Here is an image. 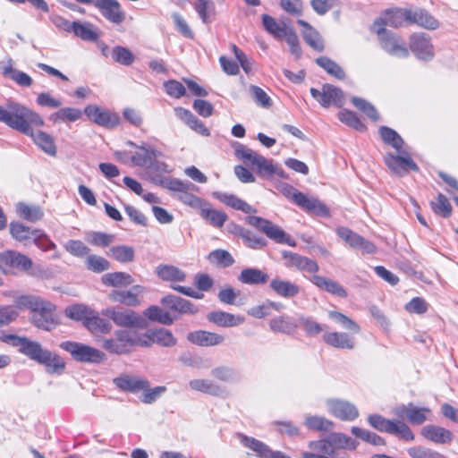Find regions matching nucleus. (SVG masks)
<instances>
[{
	"instance_id": "1",
	"label": "nucleus",
	"mask_w": 458,
	"mask_h": 458,
	"mask_svg": "<svg viewBox=\"0 0 458 458\" xmlns=\"http://www.w3.org/2000/svg\"><path fill=\"white\" fill-rule=\"evenodd\" d=\"M7 340L14 347H17L19 352L43 365L46 371L49 374L61 375L65 369V361L57 353L44 348L40 343L30 340L28 337H21L17 335H8Z\"/></svg>"
},
{
	"instance_id": "2",
	"label": "nucleus",
	"mask_w": 458,
	"mask_h": 458,
	"mask_svg": "<svg viewBox=\"0 0 458 458\" xmlns=\"http://www.w3.org/2000/svg\"><path fill=\"white\" fill-rule=\"evenodd\" d=\"M379 133L383 141L393 147L398 152V155L386 153L384 157L385 163L392 173L399 176H403L411 170H419L418 165L412 160L409 153L402 150L403 140L394 130L382 126L379 128Z\"/></svg>"
},
{
	"instance_id": "3",
	"label": "nucleus",
	"mask_w": 458,
	"mask_h": 458,
	"mask_svg": "<svg viewBox=\"0 0 458 458\" xmlns=\"http://www.w3.org/2000/svg\"><path fill=\"white\" fill-rule=\"evenodd\" d=\"M358 445V442L349 436L332 432L324 438L310 441L308 444L310 452H303L301 458L323 457L333 458L337 449L354 450Z\"/></svg>"
},
{
	"instance_id": "4",
	"label": "nucleus",
	"mask_w": 458,
	"mask_h": 458,
	"mask_svg": "<svg viewBox=\"0 0 458 458\" xmlns=\"http://www.w3.org/2000/svg\"><path fill=\"white\" fill-rule=\"evenodd\" d=\"M141 339V334L131 328L116 330L112 337L104 338L101 346L113 354H126L134 347L147 345Z\"/></svg>"
},
{
	"instance_id": "5",
	"label": "nucleus",
	"mask_w": 458,
	"mask_h": 458,
	"mask_svg": "<svg viewBox=\"0 0 458 458\" xmlns=\"http://www.w3.org/2000/svg\"><path fill=\"white\" fill-rule=\"evenodd\" d=\"M234 154L238 159L256 167L259 176L269 179L274 175L275 164L273 160L267 159L247 146L235 142L233 145Z\"/></svg>"
},
{
	"instance_id": "6",
	"label": "nucleus",
	"mask_w": 458,
	"mask_h": 458,
	"mask_svg": "<svg viewBox=\"0 0 458 458\" xmlns=\"http://www.w3.org/2000/svg\"><path fill=\"white\" fill-rule=\"evenodd\" d=\"M30 116L38 118L29 111V107L18 102L9 100L6 102L5 107L0 106V122L18 131H28L27 127L23 123V119L30 118L33 121Z\"/></svg>"
},
{
	"instance_id": "7",
	"label": "nucleus",
	"mask_w": 458,
	"mask_h": 458,
	"mask_svg": "<svg viewBox=\"0 0 458 458\" xmlns=\"http://www.w3.org/2000/svg\"><path fill=\"white\" fill-rule=\"evenodd\" d=\"M163 188L178 193L177 198L185 205L200 209L205 200L192 194V191L198 190V187L188 181H181L179 179H165L158 180Z\"/></svg>"
},
{
	"instance_id": "8",
	"label": "nucleus",
	"mask_w": 458,
	"mask_h": 458,
	"mask_svg": "<svg viewBox=\"0 0 458 458\" xmlns=\"http://www.w3.org/2000/svg\"><path fill=\"white\" fill-rule=\"evenodd\" d=\"M29 111L35 114L38 118L30 116L33 119V121L30 120V118L23 119V123L27 127L28 131L21 132L25 135L30 136L35 144L38 145L44 152L50 156H55L56 154V147L55 145L53 138L45 131H34L32 129L33 125L43 126L45 123L43 118L38 113L33 111L32 109L29 108Z\"/></svg>"
},
{
	"instance_id": "9",
	"label": "nucleus",
	"mask_w": 458,
	"mask_h": 458,
	"mask_svg": "<svg viewBox=\"0 0 458 458\" xmlns=\"http://www.w3.org/2000/svg\"><path fill=\"white\" fill-rule=\"evenodd\" d=\"M380 26V22H374L372 30L378 36L381 47L393 56L398 58L408 57L410 55L409 49L400 37Z\"/></svg>"
},
{
	"instance_id": "10",
	"label": "nucleus",
	"mask_w": 458,
	"mask_h": 458,
	"mask_svg": "<svg viewBox=\"0 0 458 458\" xmlns=\"http://www.w3.org/2000/svg\"><path fill=\"white\" fill-rule=\"evenodd\" d=\"M371 427L380 432L394 435L403 440L412 441L414 434L408 425L400 420H391L378 414H371L368 418Z\"/></svg>"
},
{
	"instance_id": "11",
	"label": "nucleus",
	"mask_w": 458,
	"mask_h": 458,
	"mask_svg": "<svg viewBox=\"0 0 458 458\" xmlns=\"http://www.w3.org/2000/svg\"><path fill=\"white\" fill-rule=\"evenodd\" d=\"M60 347L78 361L99 363L106 359L103 352L81 343L65 341L60 344Z\"/></svg>"
},
{
	"instance_id": "12",
	"label": "nucleus",
	"mask_w": 458,
	"mask_h": 458,
	"mask_svg": "<svg viewBox=\"0 0 458 458\" xmlns=\"http://www.w3.org/2000/svg\"><path fill=\"white\" fill-rule=\"evenodd\" d=\"M282 193L291 199L296 205L318 215L328 216L327 208L317 199H310L289 184L281 189Z\"/></svg>"
},
{
	"instance_id": "13",
	"label": "nucleus",
	"mask_w": 458,
	"mask_h": 458,
	"mask_svg": "<svg viewBox=\"0 0 458 458\" xmlns=\"http://www.w3.org/2000/svg\"><path fill=\"white\" fill-rule=\"evenodd\" d=\"M55 310L53 303L41 298L32 311L33 324L38 328L50 331L57 324Z\"/></svg>"
},
{
	"instance_id": "14",
	"label": "nucleus",
	"mask_w": 458,
	"mask_h": 458,
	"mask_svg": "<svg viewBox=\"0 0 458 458\" xmlns=\"http://www.w3.org/2000/svg\"><path fill=\"white\" fill-rule=\"evenodd\" d=\"M248 223L262 231L267 237L279 243H286L294 246L295 242L287 235L280 227L272 224L270 221L259 216H249Z\"/></svg>"
},
{
	"instance_id": "15",
	"label": "nucleus",
	"mask_w": 458,
	"mask_h": 458,
	"mask_svg": "<svg viewBox=\"0 0 458 458\" xmlns=\"http://www.w3.org/2000/svg\"><path fill=\"white\" fill-rule=\"evenodd\" d=\"M310 94L323 107L330 106L341 107L344 103L342 89L331 84H324L321 89L311 88Z\"/></svg>"
},
{
	"instance_id": "16",
	"label": "nucleus",
	"mask_w": 458,
	"mask_h": 458,
	"mask_svg": "<svg viewBox=\"0 0 458 458\" xmlns=\"http://www.w3.org/2000/svg\"><path fill=\"white\" fill-rule=\"evenodd\" d=\"M128 146L134 147L136 151L130 157L131 163L139 167L147 168L156 157H164V154L152 145L145 142L137 145L133 141H127Z\"/></svg>"
},
{
	"instance_id": "17",
	"label": "nucleus",
	"mask_w": 458,
	"mask_h": 458,
	"mask_svg": "<svg viewBox=\"0 0 458 458\" xmlns=\"http://www.w3.org/2000/svg\"><path fill=\"white\" fill-rule=\"evenodd\" d=\"M394 413L402 420H406L413 425H421L430 420L432 411L428 407H417L410 403L406 405L397 406Z\"/></svg>"
},
{
	"instance_id": "18",
	"label": "nucleus",
	"mask_w": 458,
	"mask_h": 458,
	"mask_svg": "<svg viewBox=\"0 0 458 458\" xmlns=\"http://www.w3.org/2000/svg\"><path fill=\"white\" fill-rule=\"evenodd\" d=\"M103 315L112 319L117 326L127 327H143L144 320L135 311L122 308H107Z\"/></svg>"
},
{
	"instance_id": "19",
	"label": "nucleus",
	"mask_w": 458,
	"mask_h": 458,
	"mask_svg": "<svg viewBox=\"0 0 458 458\" xmlns=\"http://www.w3.org/2000/svg\"><path fill=\"white\" fill-rule=\"evenodd\" d=\"M326 403L328 412L341 420L352 421L359 417L357 407L346 400L332 398Z\"/></svg>"
},
{
	"instance_id": "20",
	"label": "nucleus",
	"mask_w": 458,
	"mask_h": 458,
	"mask_svg": "<svg viewBox=\"0 0 458 458\" xmlns=\"http://www.w3.org/2000/svg\"><path fill=\"white\" fill-rule=\"evenodd\" d=\"M409 46L414 55L420 60L428 61L434 57V47L430 37L426 33H413L411 35Z\"/></svg>"
},
{
	"instance_id": "21",
	"label": "nucleus",
	"mask_w": 458,
	"mask_h": 458,
	"mask_svg": "<svg viewBox=\"0 0 458 458\" xmlns=\"http://www.w3.org/2000/svg\"><path fill=\"white\" fill-rule=\"evenodd\" d=\"M239 440L245 447L252 450L259 458H291L280 451H273L265 443L243 434L238 435Z\"/></svg>"
},
{
	"instance_id": "22",
	"label": "nucleus",
	"mask_w": 458,
	"mask_h": 458,
	"mask_svg": "<svg viewBox=\"0 0 458 458\" xmlns=\"http://www.w3.org/2000/svg\"><path fill=\"white\" fill-rule=\"evenodd\" d=\"M336 233L342 240H344L353 249L360 250L364 253L368 254L376 252V246L372 242L367 241L347 227H338L336 229Z\"/></svg>"
},
{
	"instance_id": "23",
	"label": "nucleus",
	"mask_w": 458,
	"mask_h": 458,
	"mask_svg": "<svg viewBox=\"0 0 458 458\" xmlns=\"http://www.w3.org/2000/svg\"><path fill=\"white\" fill-rule=\"evenodd\" d=\"M84 114L95 123L106 128H114L120 122L117 114L101 109L94 105L87 106L84 109Z\"/></svg>"
},
{
	"instance_id": "24",
	"label": "nucleus",
	"mask_w": 458,
	"mask_h": 458,
	"mask_svg": "<svg viewBox=\"0 0 458 458\" xmlns=\"http://www.w3.org/2000/svg\"><path fill=\"white\" fill-rule=\"evenodd\" d=\"M0 264L21 272H28L32 267V260L16 250H4L0 253Z\"/></svg>"
},
{
	"instance_id": "25",
	"label": "nucleus",
	"mask_w": 458,
	"mask_h": 458,
	"mask_svg": "<svg viewBox=\"0 0 458 458\" xmlns=\"http://www.w3.org/2000/svg\"><path fill=\"white\" fill-rule=\"evenodd\" d=\"M94 6L107 21L114 24H120L125 19V13L116 0H96Z\"/></svg>"
},
{
	"instance_id": "26",
	"label": "nucleus",
	"mask_w": 458,
	"mask_h": 458,
	"mask_svg": "<svg viewBox=\"0 0 458 458\" xmlns=\"http://www.w3.org/2000/svg\"><path fill=\"white\" fill-rule=\"evenodd\" d=\"M113 383L120 390L132 394L140 392L149 386V382L146 378L130 374H122L114 377Z\"/></svg>"
},
{
	"instance_id": "27",
	"label": "nucleus",
	"mask_w": 458,
	"mask_h": 458,
	"mask_svg": "<svg viewBox=\"0 0 458 458\" xmlns=\"http://www.w3.org/2000/svg\"><path fill=\"white\" fill-rule=\"evenodd\" d=\"M65 315L75 320H86L88 325L94 323L98 326L103 322L98 318V313L83 304H74L68 306L64 310Z\"/></svg>"
},
{
	"instance_id": "28",
	"label": "nucleus",
	"mask_w": 458,
	"mask_h": 458,
	"mask_svg": "<svg viewBox=\"0 0 458 458\" xmlns=\"http://www.w3.org/2000/svg\"><path fill=\"white\" fill-rule=\"evenodd\" d=\"M375 22H380L381 26H390L397 28L411 23V10L408 9H394L386 11L383 16Z\"/></svg>"
},
{
	"instance_id": "29",
	"label": "nucleus",
	"mask_w": 458,
	"mask_h": 458,
	"mask_svg": "<svg viewBox=\"0 0 458 458\" xmlns=\"http://www.w3.org/2000/svg\"><path fill=\"white\" fill-rule=\"evenodd\" d=\"M141 339L148 344L142 347H148L154 343L165 347H170L176 344L173 334L165 328L148 330L147 333L141 334Z\"/></svg>"
},
{
	"instance_id": "30",
	"label": "nucleus",
	"mask_w": 458,
	"mask_h": 458,
	"mask_svg": "<svg viewBox=\"0 0 458 458\" xmlns=\"http://www.w3.org/2000/svg\"><path fill=\"white\" fill-rule=\"evenodd\" d=\"M421 436L435 444H448L453 440L454 435L449 430L440 426L427 425L420 430Z\"/></svg>"
},
{
	"instance_id": "31",
	"label": "nucleus",
	"mask_w": 458,
	"mask_h": 458,
	"mask_svg": "<svg viewBox=\"0 0 458 458\" xmlns=\"http://www.w3.org/2000/svg\"><path fill=\"white\" fill-rule=\"evenodd\" d=\"M187 339L194 344L205 347L219 345L225 342L224 335L204 330L189 333Z\"/></svg>"
},
{
	"instance_id": "32",
	"label": "nucleus",
	"mask_w": 458,
	"mask_h": 458,
	"mask_svg": "<svg viewBox=\"0 0 458 458\" xmlns=\"http://www.w3.org/2000/svg\"><path fill=\"white\" fill-rule=\"evenodd\" d=\"M1 73L4 78L14 81L21 87L29 88L33 83V80L29 74L13 67L12 59L1 66Z\"/></svg>"
},
{
	"instance_id": "33",
	"label": "nucleus",
	"mask_w": 458,
	"mask_h": 458,
	"mask_svg": "<svg viewBox=\"0 0 458 458\" xmlns=\"http://www.w3.org/2000/svg\"><path fill=\"white\" fill-rule=\"evenodd\" d=\"M323 341L337 349L352 350L355 347L354 338L344 332H326L323 335Z\"/></svg>"
},
{
	"instance_id": "34",
	"label": "nucleus",
	"mask_w": 458,
	"mask_h": 458,
	"mask_svg": "<svg viewBox=\"0 0 458 458\" xmlns=\"http://www.w3.org/2000/svg\"><path fill=\"white\" fill-rule=\"evenodd\" d=\"M208 319L222 327H233L242 325L245 318L241 315H234L222 310L212 311L208 314Z\"/></svg>"
},
{
	"instance_id": "35",
	"label": "nucleus",
	"mask_w": 458,
	"mask_h": 458,
	"mask_svg": "<svg viewBox=\"0 0 458 458\" xmlns=\"http://www.w3.org/2000/svg\"><path fill=\"white\" fill-rule=\"evenodd\" d=\"M310 281L317 287L325 290L333 295L341 298L347 297L346 290L336 281L318 275L310 276Z\"/></svg>"
},
{
	"instance_id": "36",
	"label": "nucleus",
	"mask_w": 458,
	"mask_h": 458,
	"mask_svg": "<svg viewBox=\"0 0 458 458\" xmlns=\"http://www.w3.org/2000/svg\"><path fill=\"white\" fill-rule=\"evenodd\" d=\"M298 24L303 27L301 31L305 42L314 50L322 52L325 48L324 40L319 32L303 20H298Z\"/></svg>"
},
{
	"instance_id": "37",
	"label": "nucleus",
	"mask_w": 458,
	"mask_h": 458,
	"mask_svg": "<svg viewBox=\"0 0 458 458\" xmlns=\"http://www.w3.org/2000/svg\"><path fill=\"white\" fill-rule=\"evenodd\" d=\"M162 157H156L152 164L149 165L146 169L148 171L149 180L157 184L162 187V184L158 182V180L161 179H173L172 177L165 176V174H168L172 172V168L165 164L164 161L161 160Z\"/></svg>"
},
{
	"instance_id": "38",
	"label": "nucleus",
	"mask_w": 458,
	"mask_h": 458,
	"mask_svg": "<svg viewBox=\"0 0 458 458\" xmlns=\"http://www.w3.org/2000/svg\"><path fill=\"white\" fill-rule=\"evenodd\" d=\"M141 291L142 288L140 285L133 286L132 291H113L109 293V300L114 302L135 307L140 304L138 294Z\"/></svg>"
},
{
	"instance_id": "39",
	"label": "nucleus",
	"mask_w": 458,
	"mask_h": 458,
	"mask_svg": "<svg viewBox=\"0 0 458 458\" xmlns=\"http://www.w3.org/2000/svg\"><path fill=\"white\" fill-rule=\"evenodd\" d=\"M73 35L84 41L96 42L100 37L98 30L90 22L74 21Z\"/></svg>"
},
{
	"instance_id": "40",
	"label": "nucleus",
	"mask_w": 458,
	"mask_h": 458,
	"mask_svg": "<svg viewBox=\"0 0 458 458\" xmlns=\"http://www.w3.org/2000/svg\"><path fill=\"white\" fill-rule=\"evenodd\" d=\"M213 196L219 201L231 207L233 209L241 210L246 214H251L256 212V209L253 207H251L247 202L239 199L233 194L215 191L213 192Z\"/></svg>"
},
{
	"instance_id": "41",
	"label": "nucleus",
	"mask_w": 458,
	"mask_h": 458,
	"mask_svg": "<svg viewBox=\"0 0 458 458\" xmlns=\"http://www.w3.org/2000/svg\"><path fill=\"white\" fill-rule=\"evenodd\" d=\"M270 288L280 297L293 298L300 293V287L286 280L274 278L270 281Z\"/></svg>"
},
{
	"instance_id": "42",
	"label": "nucleus",
	"mask_w": 458,
	"mask_h": 458,
	"mask_svg": "<svg viewBox=\"0 0 458 458\" xmlns=\"http://www.w3.org/2000/svg\"><path fill=\"white\" fill-rule=\"evenodd\" d=\"M189 386L193 391H198L215 396H219L225 392V390L220 386L214 383L210 379L205 378L192 379L189 382Z\"/></svg>"
},
{
	"instance_id": "43",
	"label": "nucleus",
	"mask_w": 458,
	"mask_h": 458,
	"mask_svg": "<svg viewBox=\"0 0 458 458\" xmlns=\"http://www.w3.org/2000/svg\"><path fill=\"white\" fill-rule=\"evenodd\" d=\"M199 211L201 217L215 227H222L228 218L225 212L212 208L206 201Z\"/></svg>"
},
{
	"instance_id": "44",
	"label": "nucleus",
	"mask_w": 458,
	"mask_h": 458,
	"mask_svg": "<svg viewBox=\"0 0 458 458\" xmlns=\"http://www.w3.org/2000/svg\"><path fill=\"white\" fill-rule=\"evenodd\" d=\"M157 275L164 281L172 283L182 282L185 280V273L172 265H160L156 268Z\"/></svg>"
},
{
	"instance_id": "45",
	"label": "nucleus",
	"mask_w": 458,
	"mask_h": 458,
	"mask_svg": "<svg viewBox=\"0 0 458 458\" xmlns=\"http://www.w3.org/2000/svg\"><path fill=\"white\" fill-rule=\"evenodd\" d=\"M238 280L246 284H266L268 276L258 268H244L238 276Z\"/></svg>"
},
{
	"instance_id": "46",
	"label": "nucleus",
	"mask_w": 458,
	"mask_h": 458,
	"mask_svg": "<svg viewBox=\"0 0 458 458\" xmlns=\"http://www.w3.org/2000/svg\"><path fill=\"white\" fill-rule=\"evenodd\" d=\"M82 112L74 107H64L60 108L58 111L52 113L48 119L50 122L54 123H66V122H75L81 118Z\"/></svg>"
},
{
	"instance_id": "47",
	"label": "nucleus",
	"mask_w": 458,
	"mask_h": 458,
	"mask_svg": "<svg viewBox=\"0 0 458 458\" xmlns=\"http://www.w3.org/2000/svg\"><path fill=\"white\" fill-rule=\"evenodd\" d=\"M143 314L149 320L158 322L163 325H171L176 319V317H173L170 312L165 311L156 305L146 309Z\"/></svg>"
},
{
	"instance_id": "48",
	"label": "nucleus",
	"mask_w": 458,
	"mask_h": 458,
	"mask_svg": "<svg viewBox=\"0 0 458 458\" xmlns=\"http://www.w3.org/2000/svg\"><path fill=\"white\" fill-rule=\"evenodd\" d=\"M411 23H417L428 30H437L439 27L438 21L423 10L411 11Z\"/></svg>"
},
{
	"instance_id": "49",
	"label": "nucleus",
	"mask_w": 458,
	"mask_h": 458,
	"mask_svg": "<svg viewBox=\"0 0 458 458\" xmlns=\"http://www.w3.org/2000/svg\"><path fill=\"white\" fill-rule=\"evenodd\" d=\"M269 327L272 331L285 335H292L297 329V325L285 316H279L272 318L269 321Z\"/></svg>"
},
{
	"instance_id": "50",
	"label": "nucleus",
	"mask_w": 458,
	"mask_h": 458,
	"mask_svg": "<svg viewBox=\"0 0 458 458\" xmlns=\"http://www.w3.org/2000/svg\"><path fill=\"white\" fill-rule=\"evenodd\" d=\"M304 425L315 431H330L334 428L335 423L322 416L307 415L304 420Z\"/></svg>"
},
{
	"instance_id": "51",
	"label": "nucleus",
	"mask_w": 458,
	"mask_h": 458,
	"mask_svg": "<svg viewBox=\"0 0 458 458\" xmlns=\"http://www.w3.org/2000/svg\"><path fill=\"white\" fill-rule=\"evenodd\" d=\"M102 283L107 286H127L132 283L131 276L124 272H114L105 274L101 278Z\"/></svg>"
},
{
	"instance_id": "52",
	"label": "nucleus",
	"mask_w": 458,
	"mask_h": 458,
	"mask_svg": "<svg viewBox=\"0 0 458 458\" xmlns=\"http://www.w3.org/2000/svg\"><path fill=\"white\" fill-rule=\"evenodd\" d=\"M17 212L21 217L30 222H37L44 216L40 207L25 203L17 204Z\"/></svg>"
},
{
	"instance_id": "53",
	"label": "nucleus",
	"mask_w": 458,
	"mask_h": 458,
	"mask_svg": "<svg viewBox=\"0 0 458 458\" xmlns=\"http://www.w3.org/2000/svg\"><path fill=\"white\" fill-rule=\"evenodd\" d=\"M235 233L243 240L245 245L251 249H262L266 245L264 238L242 227L236 226Z\"/></svg>"
},
{
	"instance_id": "54",
	"label": "nucleus",
	"mask_w": 458,
	"mask_h": 458,
	"mask_svg": "<svg viewBox=\"0 0 458 458\" xmlns=\"http://www.w3.org/2000/svg\"><path fill=\"white\" fill-rule=\"evenodd\" d=\"M262 23L265 30L276 38H283L289 29L284 23H278L267 14L262 15Z\"/></svg>"
},
{
	"instance_id": "55",
	"label": "nucleus",
	"mask_w": 458,
	"mask_h": 458,
	"mask_svg": "<svg viewBox=\"0 0 458 458\" xmlns=\"http://www.w3.org/2000/svg\"><path fill=\"white\" fill-rule=\"evenodd\" d=\"M9 227L10 234L18 242H25L34 237L35 229H31L20 222H12Z\"/></svg>"
},
{
	"instance_id": "56",
	"label": "nucleus",
	"mask_w": 458,
	"mask_h": 458,
	"mask_svg": "<svg viewBox=\"0 0 458 458\" xmlns=\"http://www.w3.org/2000/svg\"><path fill=\"white\" fill-rule=\"evenodd\" d=\"M316 64L323 68L328 74L338 80H344L345 78V73L340 65L327 56L317 58Z\"/></svg>"
},
{
	"instance_id": "57",
	"label": "nucleus",
	"mask_w": 458,
	"mask_h": 458,
	"mask_svg": "<svg viewBox=\"0 0 458 458\" xmlns=\"http://www.w3.org/2000/svg\"><path fill=\"white\" fill-rule=\"evenodd\" d=\"M211 375L216 379L226 383H235L240 380L239 373L233 368L228 366L214 368L211 370Z\"/></svg>"
},
{
	"instance_id": "58",
	"label": "nucleus",
	"mask_w": 458,
	"mask_h": 458,
	"mask_svg": "<svg viewBox=\"0 0 458 458\" xmlns=\"http://www.w3.org/2000/svg\"><path fill=\"white\" fill-rule=\"evenodd\" d=\"M328 317L342 326L344 329L351 331L353 334H359L360 332V326L352 320L351 318L347 317L344 313L335 310H330L328 312Z\"/></svg>"
},
{
	"instance_id": "59",
	"label": "nucleus",
	"mask_w": 458,
	"mask_h": 458,
	"mask_svg": "<svg viewBox=\"0 0 458 458\" xmlns=\"http://www.w3.org/2000/svg\"><path fill=\"white\" fill-rule=\"evenodd\" d=\"M111 56L114 62L124 66L131 65L135 60V56L131 51L121 46H116L112 49Z\"/></svg>"
},
{
	"instance_id": "60",
	"label": "nucleus",
	"mask_w": 458,
	"mask_h": 458,
	"mask_svg": "<svg viewBox=\"0 0 458 458\" xmlns=\"http://www.w3.org/2000/svg\"><path fill=\"white\" fill-rule=\"evenodd\" d=\"M109 251L112 257L121 263L131 262L134 259V250L130 246H113L110 248Z\"/></svg>"
},
{
	"instance_id": "61",
	"label": "nucleus",
	"mask_w": 458,
	"mask_h": 458,
	"mask_svg": "<svg viewBox=\"0 0 458 458\" xmlns=\"http://www.w3.org/2000/svg\"><path fill=\"white\" fill-rule=\"evenodd\" d=\"M85 265L89 270L94 273H101L110 267L109 262L105 258L93 254L87 256Z\"/></svg>"
},
{
	"instance_id": "62",
	"label": "nucleus",
	"mask_w": 458,
	"mask_h": 458,
	"mask_svg": "<svg viewBox=\"0 0 458 458\" xmlns=\"http://www.w3.org/2000/svg\"><path fill=\"white\" fill-rule=\"evenodd\" d=\"M208 260L212 264H216L223 267H228L234 263L233 256L225 250H215L211 251L208 255Z\"/></svg>"
},
{
	"instance_id": "63",
	"label": "nucleus",
	"mask_w": 458,
	"mask_h": 458,
	"mask_svg": "<svg viewBox=\"0 0 458 458\" xmlns=\"http://www.w3.org/2000/svg\"><path fill=\"white\" fill-rule=\"evenodd\" d=\"M411 458H445L442 454L423 445H415L407 449Z\"/></svg>"
},
{
	"instance_id": "64",
	"label": "nucleus",
	"mask_w": 458,
	"mask_h": 458,
	"mask_svg": "<svg viewBox=\"0 0 458 458\" xmlns=\"http://www.w3.org/2000/svg\"><path fill=\"white\" fill-rule=\"evenodd\" d=\"M338 118L342 123L354 128L357 131H361L365 130L364 123L360 120L357 114L352 111L347 109L340 111L338 114Z\"/></svg>"
}]
</instances>
